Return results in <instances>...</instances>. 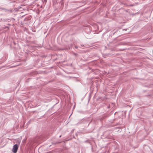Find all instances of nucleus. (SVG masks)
Here are the masks:
<instances>
[{"mask_svg": "<svg viewBox=\"0 0 153 153\" xmlns=\"http://www.w3.org/2000/svg\"><path fill=\"white\" fill-rule=\"evenodd\" d=\"M61 137V136H59V137Z\"/></svg>", "mask_w": 153, "mask_h": 153, "instance_id": "nucleus-2", "label": "nucleus"}, {"mask_svg": "<svg viewBox=\"0 0 153 153\" xmlns=\"http://www.w3.org/2000/svg\"><path fill=\"white\" fill-rule=\"evenodd\" d=\"M18 148V145L17 144L14 145L12 151L14 153H16L17 151Z\"/></svg>", "mask_w": 153, "mask_h": 153, "instance_id": "nucleus-1", "label": "nucleus"}]
</instances>
